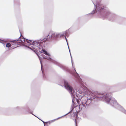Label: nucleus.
I'll use <instances>...</instances> for the list:
<instances>
[{"mask_svg":"<svg viewBox=\"0 0 126 126\" xmlns=\"http://www.w3.org/2000/svg\"><path fill=\"white\" fill-rule=\"evenodd\" d=\"M6 47H11V44L9 43H7L6 45Z\"/></svg>","mask_w":126,"mask_h":126,"instance_id":"nucleus-19","label":"nucleus"},{"mask_svg":"<svg viewBox=\"0 0 126 126\" xmlns=\"http://www.w3.org/2000/svg\"><path fill=\"white\" fill-rule=\"evenodd\" d=\"M40 120H41V121H42L44 123V126L45 125V122H44V121H43L42 120H41L40 119H39Z\"/></svg>","mask_w":126,"mask_h":126,"instance_id":"nucleus-27","label":"nucleus"},{"mask_svg":"<svg viewBox=\"0 0 126 126\" xmlns=\"http://www.w3.org/2000/svg\"><path fill=\"white\" fill-rule=\"evenodd\" d=\"M0 42V43H2L1 42Z\"/></svg>","mask_w":126,"mask_h":126,"instance_id":"nucleus-36","label":"nucleus"},{"mask_svg":"<svg viewBox=\"0 0 126 126\" xmlns=\"http://www.w3.org/2000/svg\"><path fill=\"white\" fill-rule=\"evenodd\" d=\"M40 120H41V121H42L44 123V126L45 125V122H44V121H43L42 120H41L40 119H39Z\"/></svg>","mask_w":126,"mask_h":126,"instance_id":"nucleus-26","label":"nucleus"},{"mask_svg":"<svg viewBox=\"0 0 126 126\" xmlns=\"http://www.w3.org/2000/svg\"><path fill=\"white\" fill-rule=\"evenodd\" d=\"M43 58L44 59H46V57H43Z\"/></svg>","mask_w":126,"mask_h":126,"instance_id":"nucleus-29","label":"nucleus"},{"mask_svg":"<svg viewBox=\"0 0 126 126\" xmlns=\"http://www.w3.org/2000/svg\"><path fill=\"white\" fill-rule=\"evenodd\" d=\"M78 91H79V92H78V91H77V92H79V94H81V95H83L82 94L83 93L82 92V91H79V90H78Z\"/></svg>","mask_w":126,"mask_h":126,"instance_id":"nucleus-20","label":"nucleus"},{"mask_svg":"<svg viewBox=\"0 0 126 126\" xmlns=\"http://www.w3.org/2000/svg\"><path fill=\"white\" fill-rule=\"evenodd\" d=\"M84 96L83 95H80L79 94H78L76 92V94L74 95H72V98L73 97H75V98H76V100L77 102L78 103H79V100H78L77 98H76V96L78 97V98L80 100V99H81L82 98V96Z\"/></svg>","mask_w":126,"mask_h":126,"instance_id":"nucleus-8","label":"nucleus"},{"mask_svg":"<svg viewBox=\"0 0 126 126\" xmlns=\"http://www.w3.org/2000/svg\"><path fill=\"white\" fill-rule=\"evenodd\" d=\"M119 106H118L117 109L123 112L126 114V110L119 104Z\"/></svg>","mask_w":126,"mask_h":126,"instance_id":"nucleus-10","label":"nucleus"},{"mask_svg":"<svg viewBox=\"0 0 126 126\" xmlns=\"http://www.w3.org/2000/svg\"><path fill=\"white\" fill-rule=\"evenodd\" d=\"M46 123H48L49 124H50L51 123H52V122H51V121H49L48 122H46Z\"/></svg>","mask_w":126,"mask_h":126,"instance_id":"nucleus-22","label":"nucleus"},{"mask_svg":"<svg viewBox=\"0 0 126 126\" xmlns=\"http://www.w3.org/2000/svg\"><path fill=\"white\" fill-rule=\"evenodd\" d=\"M40 120H41V121H42L44 123V126L45 125V122H44V121H43L42 120H41L40 119H39Z\"/></svg>","mask_w":126,"mask_h":126,"instance_id":"nucleus-25","label":"nucleus"},{"mask_svg":"<svg viewBox=\"0 0 126 126\" xmlns=\"http://www.w3.org/2000/svg\"><path fill=\"white\" fill-rule=\"evenodd\" d=\"M19 43H20V42H18Z\"/></svg>","mask_w":126,"mask_h":126,"instance_id":"nucleus-32","label":"nucleus"},{"mask_svg":"<svg viewBox=\"0 0 126 126\" xmlns=\"http://www.w3.org/2000/svg\"><path fill=\"white\" fill-rule=\"evenodd\" d=\"M29 41L30 42H32V40H29Z\"/></svg>","mask_w":126,"mask_h":126,"instance_id":"nucleus-30","label":"nucleus"},{"mask_svg":"<svg viewBox=\"0 0 126 126\" xmlns=\"http://www.w3.org/2000/svg\"><path fill=\"white\" fill-rule=\"evenodd\" d=\"M46 59L48 60H50L51 62H52L53 63H54L55 64H58V63L56 61H54V60H53V59H52L50 57H46Z\"/></svg>","mask_w":126,"mask_h":126,"instance_id":"nucleus-11","label":"nucleus"},{"mask_svg":"<svg viewBox=\"0 0 126 126\" xmlns=\"http://www.w3.org/2000/svg\"><path fill=\"white\" fill-rule=\"evenodd\" d=\"M40 120H41V121H42L44 123V126L45 125V122H44V121H43L42 120H41L40 119H39Z\"/></svg>","mask_w":126,"mask_h":126,"instance_id":"nucleus-23","label":"nucleus"},{"mask_svg":"<svg viewBox=\"0 0 126 126\" xmlns=\"http://www.w3.org/2000/svg\"><path fill=\"white\" fill-rule=\"evenodd\" d=\"M20 108V107H17L16 108V109L18 110Z\"/></svg>","mask_w":126,"mask_h":126,"instance_id":"nucleus-28","label":"nucleus"},{"mask_svg":"<svg viewBox=\"0 0 126 126\" xmlns=\"http://www.w3.org/2000/svg\"><path fill=\"white\" fill-rule=\"evenodd\" d=\"M23 41H24L25 42H27V43L30 44V43L28 41L29 40H27V39H24V38H23L22 39H21V38L19 37L16 40H15L13 41V42H15L16 41H20L22 43H23Z\"/></svg>","mask_w":126,"mask_h":126,"instance_id":"nucleus-9","label":"nucleus"},{"mask_svg":"<svg viewBox=\"0 0 126 126\" xmlns=\"http://www.w3.org/2000/svg\"><path fill=\"white\" fill-rule=\"evenodd\" d=\"M71 111H72V110L71 111H70L68 113H67L66 114H65V115L63 116H62L61 117H59V118H56V119H54L53 120H51V122H52V123L53 122H55L56 120H58L59 119L61 118L62 117H64V116H66V115H67L68 114L71 113Z\"/></svg>","mask_w":126,"mask_h":126,"instance_id":"nucleus-12","label":"nucleus"},{"mask_svg":"<svg viewBox=\"0 0 126 126\" xmlns=\"http://www.w3.org/2000/svg\"><path fill=\"white\" fill-rule=\"evenodd\" d=\"M59 33H56L54 32L51 31L49 32L47 37L49 36V38H55L58 37Z\"/></svg>","mask_w":126,"mask_h":126,"instance_id":"nucleus-6","label":"nucleus"},{"mask_svg":"<svg viewBox=\"0 0 126 126\" xmlns=\"http://www.w3.org/2000/svg\"><path fill=\"white\" fill-rule=\"evenodd\" d=\"M93 2L94 5L95 6L96 12H103L104 14H101L102 17L104 19L107 18L109 19H111V18L114 17L115 16V15L113 14L110 13L109 11L106 9V8L100 4H96L95 5V3L93 1Z\"/></svg>","mask_w":126,"mask_h":126,"instance_id":"nucleus-2","label":"nucleus"},{"mask_svg":"<svg viewBox=\"0 0 126 126\" xmlns=\"http://www.w3.org/2000/svg\"><path fill=\"white\" fill-rule=\"evenodd\" d=\"M66 36H64V38H65V40H66V42H67V45H68V47L69 50V52H70V56H71V62H72V66H73V67L74 68V70L75 71V72H72L70 70H68L67 71L69 73H71V74H73L74 75V76L76 77H77V79H80V78L79 76V74L76 72V70H75V68L74 67V66H73V62H72V57H71V53H70V49H69V46H68V44L67 42V38H66Z\"/></svg>","mask_w":126,"mask_h":126,"instance_id":"nucleus-5","label":"nucleus"},{"mask_svg":"<svg viewBox=\"0 0 126 126\" xmlns=\"http://www.w3.org/2000/svg\"><path fill=\"white\" fill-rule=\"evenodd\" d=\"M59 66H60V67H61L62 68H64V67L62 65H61V64H60L59 65Z\"/></svg>","mask_w":126,"mask_h":126,"instance_id":"nucleus-21","label":"nucleus"},{"mask_svg":"<svg viewBox=\"0 0 126 126\" xmlns=\"http://www.w3.org/2000/svg\"><path fill=\"white\" fill-rule=\"evenodd\" d=\"M70 29H68V30H66L65 31L63 32L62 33H59V35H58V37L59 36L61 37H64V36H66L67 37L68 35V31Z\"/></svg>","mask_w":126,"mask_h":126,"instance_id":"nucleus-7","label":"nucleus"},{"mask_svg":"<svg viewBox=\"0 0 126 126\" xmlns=\"http://www.w3.org/2000/svg\"><path fill=\"white\" fill-rule=\"evenodd\" d=\"M43 51V53L47 55L48 56H50V54L47 52V51L44 49H43L42 50Z\"/></svg>","mask_w":126,"mask_h":126,"instance_id":"nucleus-15","label":"nucleus"},{"mask_svg":"<svg viewBox=\"0 0 126 126\" xmlns=\"http://www.w3.org/2000/svg\"><path fill=\"white\" fill-rule=\"evenodd\" d=\"M88 97L90 98L84 96H82V98L80 99L82 104L79 105V107L77 106L76 108H79L81 110L83 106L84 108H85L86 106H88L91 103V101L95 98H101L104 99L106 102L107 104H110L117 108L119 106L118 104L115 100L114 98L111 97L110 93H99L97 92L94 91L91 92L88 90Z\"/></svg>","mask_w":126,"mask_h":126,"instance_id":"nucleus-1","label":"nucleus"},{"mask_svg":"<svg viewBox=\"0 0 126 126\" xmlns=\"http://www.w3.org/2000/svg\"><path fill=\"white\" fill-rule=\"evenodd\" d=\"M34 116H35V117H37L36 116H35V115H34Z\"/></svg>","mask_w":126,"mask_h":126,"instance_id":"nucleus-35","label":"nucleus"},{"mask_svg":"<svg viewBox=\"0 0 126 126\" xmlns=\"http://www.w3.org/2000/svg\"><path fill=\"white\" fill-rule=\"evenodd\" d=\"M95 12V10H94L91 13H89L87 15L90 16V17H91L92 16V14L94 13Z\"/></svg>","mask_w":126,"mask_h":126,"instance_id":"nucleus-14","label":"nucleus"},{"mask_svg":"<svg viewBox=\"0 0 126 126\" xmlns=\"http://www.w3.org/2000/svg\"><path fill=\"white\" fill-rule=\"evenodd\" d=\"M32 114L33 115H34V114Z\"/></svg>","mask_w":126,"mask_h":126,"instance_id":"nucleus-34","label":"nucleus"},{"mask_svg":"<svg viewBox=\"0 0 126 126\" xmlns=\"http://www.w3.org/2000/svg\"><path fill=\"white\" fill-rule=\"evenodd\" d=\"M44 126H45V125H44Z\"/></svg>","mask_w":126,"mask_h":126,"instance_id":"nucleus-37","label":"nucleus"},{"mask_svg":"<svg viewBox=\"0 0 126 126\" xmlns=\"http://www.w3.org/2000/svg\"><path fill=\"white\" fill-rule=\"evenodd\" d=\"M75 122H76V119H75Z\"/></svg>","mask_w":126,"mask_h":126,"instance_id":"nucleus-31","label":"nucleus"},{"mask_svg":"<svg viewBox=\"0 0 126 126\" xmlns=\"http://www.w3.org/2000/svg\"><path fill=\"white\" fill-rule=\"evenodd\" d=\"M71 115L73 116H77V113L76 112H73V114H71Z\"/></svg>","mask_w":126,"mask_h":126,"instance_id":"nucleus-17","label":"nucleus"},{"mask_svg":"<svg viewBox=\"0 0 126 126\" xmlns=\"http://www.w3.org/2000/svg\"><path fill=\"white\" fill-rule=\"evenodd\" d=\"M23 46H25L26 47H27L31 49L34 52H35V50L34 49L33 50L32 48L31 47H27V46H26L25 44H24Z\"/></svg>","mask_w":126,"mask_h":126,"instance_id":"nucleus-18","label":"nucleus"},{"mask_svg":"<svg viewBox=\"0 0 126 126\" xmlns=\"http://www.w3.org/2000/svg\"><path fill=\"white\" fill-rule=\"evenodd\" d=\"M64 86L65 88L68 91L71 96L75 95L76 92L73 87L70 85L67 81L64 80Z\"/></svg>","mask_w":126,"mask_h":126,"instance_id":"nucleus-4","label":"nucleus"},{"mask_svg":"<svg viewBox=\"0 0 126 126\" xmlns=\"http://www.w3.org/2000/svg\"><path fill=\"white\" fill-rule=\"evenodd\" d=\"M48 39V38L47 37L43 39L34 41L32 44H30L32 45V47L33 48L38 50L41 49L40 47H42L43 48V47H45L44 43Z\"/></svg>","mask_w":126,"mask_h":126,"instance_id":"nucleus-3","label":"nucleus"},{"mask_svg":"<svg viewBox=\"0 0 126 126\" xmlns=\"http://www.w3.org/2000/svg\"><path fill=\"white\" fill-rule=\"evenodd\" d=\"M76 98H75V97H73L72 98V104L71 105V108H72V109L71 110V111L72 110V111L71 112V113H72V111L73 109L74 108V101L75 100H76Z\"/></svg>","mask_w":126,"mask_h":126,"instance_id":"nucleus-13","label":"nucleus"},{"mask_svg":"<svg viewBox=\"0 0 126 126\" xmlns=\"http://www.w3.org/2000/svg\"><path fill=\"white\" fill-rule=\"evenodd\" d=\"M20 34H21V33Z\"/></svg>","mask_w":126,"mask_h":126,"instance_id":"nucleus-33","label":"nucleus"},{"mask_svg":"<svg viewBox=\"0 0 126 126\" xmlns=\"http://www.w3.org/2000/svg\"><path fill=\"white\" fill-rule=\"evenodd\" d=\"M38 56L39 58V60L40 62V63H41V70H42V71L43 73V77H44V73H43V70H42V61L41 60L40 57H39V56Z\"/></svg>","mask_w":126,"mask_h":126,"instance_id":"nucleus-16","label":"nucleus"},{"mask_svg":"<svg viewBox=\"0 0 126 126\" xmlns=\"http://www.w3.org/2000/svg\"><path fill=\"white\" fill-rule=\"evenodd\" d=\"M40 120H41V121H42L44 123V126L45 125V122H44V121H43L42 120H41L40 119H39Z\"/></svg>","mask_w":126,"mask_h":126,"instance_id":"nucleus-24","label":"nucleus"}]
</instances>
